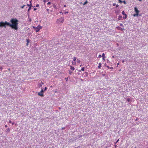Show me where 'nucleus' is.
<instances>
[{"mask_svg":"<svg viewBox=\"0 0 148 148\" xmlns=\"http://www.w3.org/2000/svg\"><path fill=\"white\" fill-rule=\"evenodd\" d=\"M18 20L16 18H13L10 21L11 24L7 22L6 25L9 26L12 29L17 30L18 29Z\"/></svg>","mask_w":148,"mask_h":148,"instance_id":"nucleus-1","label":"nucleus"},{"mask_svg":"<svg viewBox=\"0 0 148 148\" xmlns=\"http://www.w3.org/2000/svg\"><path fill=\"white\" fill-rule=\"evenodd\" d=\"M136 14H134L133 16L134 17L138 16H141V14H138L139 12V11L138 10H135Z\"/></svg>","mask_w":148,"mask_h":148,"instance_id":"nucleus-2","label":"nucleus"},{"mask_svg":"<svg viewBox=\"0 0 148 148\" xmlns=\"http://www.w3.org/2000/svg\"><path fill=\"white\" fill-rule=\"evenodd\" d=\"M64 19L63 17H61L58 19L57 20V22L59 23H63L64 22Z\"/></svg>","mask_w":148,"mask_h":148,"instance_id":"nucleus-3","label":"nucleus"},{"mask_svg":"<svg viewBox=\"0 0 148 148\" xmlns=\"http://www.w3.org/2000/svg\"><path fill=\"white\" fill-rule=\"evenodd\" d=\"M42 26H40L39 25H38L37 27H36V32H38L40 30L42 29Z\"/></svg>","mask_w":148,"mask_h":148,"instance_id":"nucleus-4","label":"nucleus"},{"mask_svg":"<svg viewBox=\"0 0 148 148\" xmlns=\"http://www.w3.org/2000/svg\"><path fill=\"white\" fill-rule=\"evenodd\" d=\"M7 23V21H5V22H0V27L4 26L5 27H6L5 25H6Z\"/></svg>","mask_w":148,"mask_h":148,"instance_id":"nucleus-5","label":"nucleus"},{"mask_svg":"<svg viewBox=\"0 0 148 148\" xmlns=\"http://www.w3.org/2000/svg\"><path fill=\"white\" fill-rule=\"evenodd\" d=\"M116 28L118 30H121L122 31L123 30H124L125 29L121 28L120 27H116Z\"/></svg>","mask_w":148,"mask_h":148,"instance_id":"nucleus-6","label":"nucleus"},{"mask_svg":"<svg viewBox=\"0 0 148 148\" xmlns=\"http://www.w3.org/2000/svg\"><path fill=\"white\" fill-rule=\"evenodd\" d=\"M102 57H103V60H105V58H106V57H105V54L104 53H103V54H102Z\"/></svg>","mask_w":148,"mask_h":148,"instance_id":"nucleus-7","label":"nucleus"},{"mask_svg":"<svg viewBox=\"0 0 148 148\" xmlns=\"http://www.w3.org/2000/svg\"><path fill=\"white\" fill-rule=\"evenodd\" d=\"M84 69H85V68L84 67H83L81 69V70H79V72H81V71H84Z\"/></svg>","mask_w":148,"mask_h":148,"instance_id":"nucleus-8","label":"nucleus"},{"mask_svg":"<svg viewBox=\"0 0 148 148\" xmlns=\"http://www.w3.org/2000/svg\"><path fill=\"white\" fill-rule=\"evenodd\" d=\"M70 69L72 71H74L75 69V68L73 66H70Z\"/></svg>","mask_w":148,"mask_h":148,"instance_id":"nucleus-9","label":"nucleus"},{"mask_svg":"<svg viewBox=\"0 0 148 148\" xmlns=\"http://www.w3.org/2000/svg\"><path fill=\"white\" fill-rule=\"evenodd\" d=\"M38 95L39 96H41L42 97L43 96V95L42 93H38Z\"/></svg>","mask_w":148,"mask_h":148,"instance_id":"nucleus-10","label":"nucleus"},{"mask_svg":"<svg viewBox=\"0 0 148 148\" xmlns=\"http://www.w3.org/2000/svg\"><path fill=\"white\" fill-rule=\"evenodd\" d=\"M127 17V16L126 14H125L123 16V18L124 19H125Z\"/></svg>","mask_w":148,"mask_h":148,"instance_id":"nucleus-11","label":"nucleus"},{"mask_svg":"<svg viewBox=\"0 0 148 148\" xmlns=\"http://www.w3.org/2000/svg\"><path fill=\"white\" fill-rule=\"evenodd\" d=\"M27 43L26 44V45L28 46L29 42V39H27Z\"/></svg>","mask_w":148,"mask_h":148,"instance_id":"nucleus-12","label":"nucleus"},{"mask_svg":"<svg viewBox=\"0 0 148 148\" xmlns=\"http://www.w3.org/2000/svg\"><path fill=\"white\" fill-rule=\"evenodd\" d=\"M88 3V1L86 0V1L83 4V5H84L86 4L87 3Z\"/></svg>","mask_w":148,"mask_h":148,"instance_id":"nucleus-13","label":"nucleus"},{"mask_svg":"<svg viewBox=\"0 0 148 148\" xmlns=\"http://www.w3.org/2000/svg\"><path fill=\"white\" fill-rule=\"evenodd\" d=\"M101 65V63H99V66H98V68L99 69H100V68Z\"/></svg>","mask_w":148,"mask_h":148,"instance_id":"nucleus-14","label":"nucleus"},{"mask_svg":"<svg viewBox=\"0 0 148 148\" xmlns=\"http://www.w3.org/2000/svg\"><path fill=\"white\" fill-rule=\"evenodd\" d=\"M76 62L75 61L74 62H73V61L72 62V63L73 65H75L76 64Z\"/></svg>","mask_w":148,"mask_h":148,"instance_id":"nucleus-15","label":"nucleus"},{"mask_svg":"<svg viewBox=\"0 0 148 148\" xmlns=\"http://www.w3.org/2000/svg\"><path fill=\"white\" fill-rule=\"evenodd\" d=\"M107 67L109 69H113V67H110L109 66H107Z\"/></svg>","mask_w":148,"mask_h":148,"instance_id":"nucleus-16","label":"nucleus"},{"mask_svg":"<svg viewBox=\"0 0 148 148\" xmlns=\"http://www.w3.org/2000/svg\"><path fill=\"white\" fill-rule=\"evenodd\" d=\"M10 131V128H8L6 129V132H9Z\"/></svg>","mask_w":148,"mask_h":148,"instance_id":"nucleus-17","label":"nucleus"},{"mask_svg":"<svg viewBox=\"0 0 148 148\" xmlns=\"http://www.w3.org/2000/svg\"><path fill=\"white\" fill-rule=\"evenodd\" d=\"M77 60V58L76 57H74L73 58V61H75Z\"/></svg>","mask_w":148,"mask_h":148,"instance_id":"nucleus-18","label":"nucleus"},{"mask_svg":"<svg viewBox=\"0 0 148 148\" xmlns=\"http://www.w3.org/2000/svg\"><path fill=\"white\" fill-rule=\"evenodd\" d=\"M77 62L78 63H79L80 62V61L79 60H78V59H77Z\"/></svg>","mask_w":148,"mask_h":148,"instance_id":"nucleus-19","label":"nucleus"},{"mask_svg":"<svg viewBox=\"0 0 148 148\" xmlns=\"http://www.w3.org/2000/svg\"><path fill=\"white\" fill-rule=\"evenodd\" d=\"M30 6L28 8V9H29V10L31 9V5H32V4H30Z\"/></svg>","mask_w":148,"mask_h":148,"instance_id":"nucleus-20","label":"nucleus"},{"mask_svg":"<svg viewBox=\"0 0 148 148\" xmlns=\"http://www.w3.org/2000/svg\"><path fill=\"white\" fill-rule=\"evenodd\" d=\"M102 57V55H101V54H99V56L98 58H101Z\"/></svg>","mask_w":148,"mask_h":148,"instance_id":"nucleus-21","label":"nucleus"},{"mask_svg":"<svg viewBox=\"0 0 148 148\" xmlns=\"http://www.w3.org/2000/svg\"><path fill=\"white\" fill-rule=\"evenodd\" d=\"M122 14H123V15H125V12H124V11H123L122 12Z\"/></svg>","mask_w":148,"mask_h":148,"instance_id":"nucleus-22","label":"nucleus"},{"mask_svg":"<svg viewBox=\"0 0 148 148\" xmlns=\"http://www.w3.org/2000/svg\"><path fill=\"white\" fill-rule=\"evenodd\" d=\"M119 140V139H118L116 141L115 143V144H116Z\"/></svg>","mask_w":148,"mask_h":148,"instance_id":"nucleus-23","label":"nucleus"},{"mask_svg":"<svg viewBox=\"0 0 148 148\" xmlns=\"http://www.w3.org/2000/svg\"><path fill=\"white\" fill-rule=\"evenodd\" d=\"M25 6H26V5H24V6H22L21 7V8H24V7H25Z\"/></svg>","mask_w":148,"mask_h":148,"instance_id":"nucleus-24","label":"nucleus"},{"mask_svg":"<svg viewBox=\"0 0 148 148\" xmlns=\"http://www.w3.org/2000/svg\"><path fill=\"white\" fill-rule=\"evenodd\" d=\"M119 1L120 3H122V1L121 0H119Z\"/></svg>","mask_w":148,"mask_h":148,"instance_id":"nucleus-25","label":"nucleus"},{"mask_svg":"<svg viewBox=\"0 0 148 148\" xmlns=\"http://www.w3.org/2000/svg\"><path fill=\"white\" fill-rule=\"evenodd\" d=\"M122 3H123L124 4H125L126 3V2H125V1H122Z\"/></svg>","mask_w":148,"mask_h":148,"instance_id":"nucleus-26","label":"nucleus"},{"mask_svg":"<svg viewBox=\"0 0 148 148\" xmlns=\"http://www.w3.org/2000/svg\"><path fill=\"white\" fill-rule=\"evenodd\" d=\"M44 91L43 90V89H42V90L41 91V92H43Z\"/></svg>","mask_w":148,"mask_h":148,"instance_id":"nucleus-27","label":"nucleus"},{"mask_svg":"<svg viewBox=\"0 0 148 148\" xmlns=\"http://www.w3.org/2000/svg\"><path fill=\"white\" fill-rule=\"evenodd\" d=\"M122 17V16H121L119 15L118 18L119 19V18H121Z\"/></svg>","mask_w":148,"mask_h":148,"instance_id":"nucleus-28","label":"nucleus"},{"mask_svg":"<svg viewBox=\"0 0 148 148\" xmlns=\"http://www.w3.org/2000/svg\"><path fill=\"white\" fill-rule=\"evenodd\" d=\"M47 89V88L45 87V89H44V91H45Z\"/></svg>","mask_w":148,"mask_h":148,"instance_id":"nucleus-29","label":"nucleus"},{"mask_svg":"<svg viewBox=\"0 0 148 148\" xmlns=\"http://www.w3.org/2000/svg\"><path fill=\"white\" fill-rule=\"evenodd\" d=\"M51 4L50 2H48L47 3L48 5L50 4Z\"/></svg>","mask_w":148,"mask_h":148,"instance_id":"nucleus-30","label":"nucleus"},{"mask_svg":"<svg viewBox=\"0 0 148 148\" xmlns=\"http://www.w3.org/2000/svg\"><path fill=\"white\" fill-rule=\"evenodd\" d=\"M64 129H65L64 127H62V130H64Z\"/></svg>","mask_w":148,"mask_h":148,"instance_id":"nucleus-31","label":"nucleus"},{"mask_svg":"<svg viewBox=\"0 0 148 148\" xmlns=\"http://www.w3.org/2000/svg\"><path fill=\"white\" fill-rule=\"evenodd\" d=\"M2 69L3 67L1 66H0V69H1V70H2Z\"/></svg>","mask_w":148,"mask_h":148,"instance_id":"nucleus-32","label":"nucleus"},{"mask_svg":"<svg viewBox=\"0 0 148 148\" xmlns=\"http://www.w3.org/2000/svg\"><path fill=\"white\" fill-rule=\"evenodd\" d=\"M120 25L121 26H123V24H121Z\"/></svg>","mask_w":148,"mask_h":148,"instance_id":"nucleus-33","label":"nucleus"},{"mask_svg":"<svg viewBox=\"0 0 148 148\" xmlns=\"http://www.w3.org/2000/svg\"><path fill=\"white\" fill-rule=\"evenodd\" d=\"M36 27H35L34 26H33V29H36Z\"/></svg>","mask_w":148,"mask_h":148,"instance_id":"nucleus-34","label":"nucleus"},{"mask_svg":"<svg viewBox=\"0 0 148 148\" xmlns=\"http://www.w3.org/2000/svg\"><path fill=\"white\" fill-rule=\"evenodd\" d=\"M72 73V72H70V71H69V74L71 75V73Z\"/></svg>","mask_w":148,"mask_h":148,"instance_id":"nucleus-35","label":"nucleus"},{"mask_svg":"<svg viewBox=\"0 0 148 148\" xmlns=\"http://www.w3.org/2000/svg\"><path fill=\"white\" fill-rule=\"evenodd\" d=\"M116 8H117L118 7L119 5H117H117H116Z\"/></svg>","mask_w":148,"mask_h":148,"instance_id":"nucleus-36","label":"nucleus"},{"mask_svg":"<svg viewBox=\"0 0 148 148\" xmlns=\"http://www.w3.org/2000/svg\"><path fill=\"white\" fill-rule=\"evenodd\" d=\"M38 6H39V5L38 4H37L36 5V7H38Z\"/></svg>","mask_w":148,"mask_h":148,"instance_id":"nucleus-37","label":"nucleus"},{"mask_svg":"<svg viewBox=\"0 0 148 148\" xmlns=\"http://www.w3.org/2000/svg\"><path fill=\"white\" fill-rule=\"evenodd\" d=\"M11 122H11V121L10 120V121H9V123H11Z\"/></svg>","mask_w":148,"mask_h":148,"instance_id":"nucleus-38","label":"nucleus"},{"mask_svg":"<svg viewBox=\"0 0 148 148\" xmlns=\"http://www.w3.org/2000/svg\"><path fill=\"white\" fill-rule=\"evenodd\" d=\"M5 127L6 128V127H8V126H7V125H5Z\"/></svg>","mask_w":148,"mask_h":148,"instance_id":"nucleus-39","label":"nucleus"},{"mask_svg":"<svg viewBox=\"0 0 148 148\" xmlns=\"http://www.w3.org/2000/svg\"><path fill=\"white\" fill-rule=\"evenodd\" d=\"M68 12H65L64 13L65 14H66V13H68Z\"/></svg>","mask_w":148,"mask_h":148,"instance_id":"nucleus-40","label":"nucleus"},{"mask_svg":"<svg viewBox=\"0 0 148 148\" xmlns=\"http://www.w3.org/2000/svg\"><path fill=\"white\" fill-rule=\"evenodd\" d=\"M114 146H115V147L116 148V147H117V145H114Z\"/></svg>","mask_w":148,"mask_h":148,"instance_id":"nucleus-41","label":"nucleus"},{"mask_svg":"<svg viewBox=\"0 0 148 148\" xmlns=\"http://www.w3.org/2000/svg\"><path fill=\"white\" fill-rule=\"evenodd\" d=\"M32 21V20H31V19H30L29 20V21H30H30Z\"/></svg>","mask_w":148,"mask_h":148,"instance_id":"nucleus-42","label":"nucleus"},{"mask_svg":"<svg viewBox=\"0 0 148 148\" xmlns=\"http://www.w3.org/2000/svg\"><path fill=\"white\" fill-rule=\"evenodd\" d=\"M115 5H116V4L115 3H113V5L114 6H115Z\"/></svg>","mask_w":148,"mask_h":148,"instance_id":"nucleus-43","label":"nucleus"},{"mask_svg":"<svg viewBox=\"0 0 148 148\" xmlns=\"http://www.w3.org/2000/svg\"><path fill=\"white\" fill-rule=\"evenodd\" d=\"M134 9L136 10V9H137V8H136V7H135L134 8Z\"/></svg>","mask_w":148,"mask_h":148,"instance_id":"nucleus-44","label":"nucleus"},{"mask_svg":"<svg viewBox=\"0 0 148 148\" xmlns=\"http://www.w3.org/2000/svg\"><path fill=\"white\" fill-rule=\"evenodd\" d=\"M130 101V99H127V101Z\"/></svg>","mask_w":148,"mask_h":148,"instance_id":"nucleus-45","label":"nucleus"},{"mask_svg":"<svg viewBox=\"0 0 148 148\" xmlns=\"http://www.w3.org/2000/svg\"><path fill=\"white\" fill-rule=\"evenodd\" d=\"M138 120V119H136V120H135V121H137Z\"/></svg>","mask_w":148,"mask_h":148,"instance_id":"nucleus-46","label":"nucleus"},{"mask_svg":"<svg viewBox=\"0 0 148 148\" xmlns=\"http://www.w3.org/2000/svg\"><path fill=\"white\" fill-rule=\"evenodd\" d=\"M14 123H12V124L13 125V124H14Z\"/></svg>","mask_w":148,"mask_h":148,"instance_id":"nucleus-47","label":"nucleus"},{"mask_svg":"<svg viewBox=\"0 0 148 148\" xmlns=\"http://www.w3.org/2000/svg\"><path fill=\"white\" fill-rule=\"evenodd\" d=\"M8 70L9 71H10V69L9 68L8 69Z\"/></svg>","mask_w":148,"mask_h":148,"instance_id":"nucleus-48","label":"nucleus"},{"mask_svg":"<svg viewBox=\"0 0 148 148\" xmlns=\"http://www.w3.org/2000/svg\"><path fill=\"white\" fill-rule=\"evenodd\" d=\"M112 57L113 58H114V56H113Z\"/></svg>","mask_w":148,"mask_h":148,"instance_id":"nucleus-49","label":"nucleus"},{"mask_svg":"<svg viewBox=\"0 0 148 148\" xmlns=\"http://www.w3.org/2000/svg\"><path fill=\"white\" fill-rule=\"evenodd\" d=\"M65 79H66V81H67V79L66 78H65Z\"/></svg>","mask_w":148,"mask_h":148,"instance_id":"nucleus-50","label":"nucleus"},{"mask_svg":"<svg viewBox=\"0 0 148 148\" xmlns=\"http://www.w3.org/2000/svg\"><path fill=\"white\" fill-rule=\"evenodd\" d=\"M65 79H66V81H67V79L66 78H65Z\"/></svg>","mask_w":148,"mask_h":148,"instance_id":"nucleus-51","label":"nucleus"},{"mask_svg":"<svg viewBox=\"0 0 148 148\" xmlns=\"http://www.w3.org/2000/svg\"><path fill=\"white\" fill-rule=\"evenodd\" d=\"M65 79H66V81H67V79L66 78H65Z\"/></svg>","mask_w":148,"mask_h":148,"instance_id":"nucleus-52","label":"nucleus"},{"mask_svg":"<svg viewBox=\"0 0 148 148\" xmlns=\"http://www.w3.org/2000/svg\"><path fill=\"white\" fill-rule=\"evenodd\" d=\"M117 46H119V45H118V44H117Z\"/></svg>","mask_w":148,"mask_h":148,"instance_id":"nucleus-53","label":"nucleus"},{"mask_svg":"<svg viewBox=\"0 0 148 148\" xmlns=\"http://www.w3.org/2000/svg\"><path fill=\"white\" fill-rule=\"evenodd\" d=\"M34 10H35V9H36V8H34Z\"/></svg>","mask_w":148,"mask_h":148,"instance_id":"nucleus-54","label":"nucleus"},{"mask_svg":"<svg viewBox=\"0 0 148 148\" xmlns=\"http://www.w3.org/2000/svg\"><path fill=\"white\" fill-rule=\"evenodd\" d=\"M122 62H124V60H123V61H122Z\"/></svg>","mask_w":148,"mask_h":148,"instance_id":"nucleus-55","label":"nucleus"},{"mask_svg":"<svg viewBox=\"0 0 148 148\" xmlns=\"http://www.w3.org/2000/svg\"><path fill=\"white\" fill-rule=\"evenodd\" d=\"M64 7H65V6H66V5H64Z\"/></svg>","mask_w":148,"mask_h":148,"instance_id":"nucleus-56","label":"nucleus"},{"mask_svg":"<svg viewBox=\"0 0 148 148\" xmlns=\"http://www.w3.org/2000/svg\"><path fill=\"white\" fill-rule=\"evenodd\" d=\"M82 135H81V137H82Z\"/></svg>","mask_w":148,"mask_h":148,"instance_id":"nucleus-57","label":"nucleus"},{"mask_svg":"<svg viewBox=\"0 0 148 148\" xmlns=\"http://www.w3.org/2000/svg\"><path fill=\"white\" fill-rule=\"evenodd\" d=\"M82 66L81 65H80V66Z\"/></svg>","mask_w":148,"mask_h":148,"instance_id":"nucleus-58","label":"nucleus"},{"mask_svg":"<svg viewBox=\"0 0 148 148\" xmlns=\"http://www.w3.org/2000/svg\"><path fill=\"white\" fill-rule=\"evenodd\" d=\"M141 0H139V1H141Z\"/></svg>","mask_w":148,"mask_h":148,"instance_id":"nucleus-59","label":"nucleus"}]
</instances>
